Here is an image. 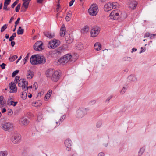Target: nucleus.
Wrapping results in <instances>:
<instances>
[{
    "mask_svg": "<svg viewBox=\"0 0 156 156\" xmlns=\"http://www.w3.org/2000/svg\"><path fill=\"white\" fill-rule=\"evenodd\" d=\"M19 72V70H17L14 71L12 73V76L13 77H14Z\"/></svg>",
    "mask_w": 156,
    "mask_h": 156,
    "instance_id": "44",
    "label": "nucleus"
},
{
    "mask_svg": "<svg viewBox=\"0 0 156 156\" xmlns=\"http://www.w3.org/2000/svg\"><path fill=\"white\" fill-rule=\"evenodd\" d=\"M59 1H60V0H58V4H57V5L56 9L58 11L59 8L60 7V4H59Z\"/></svg>",
    "mask_w": 156,
    "mask_h": 156,
    "instance_id": "58",
    "label": "nucleus"
},
{
    "mask_svg": "<svg viewBox=\"0 0 156 156\" xmlns=\"http://www.w3.org/2000/svg\"><path fill=\"white\" fill-rule=\"evenodd\" d=\"M26 75L27 79H31L34 76V73L32 70L29 69L27 71Z\"/></svg>",
    "mask_w": 156,
    "mask_h": 156,
    "instance_id": "18",
    "label": "nucleus"
},
{
    "mask_svg": "<svg viewBox=\"0 0 156 156\" xmlns=\"http://www.w3.org/2000/svg\"><path fill=\"white\" fill-rule=\"evenodd\" d=\"M65 144L66 147L68 148V150L71 149L72 146V141L69 139H67L64 142Z\"/></svg>",
    "mask_w": 156,
    "mask_h": 156,
    "instance_id": "19",
    "label": "nucleus"
},
{
    "mask_svg": "<svg viewBox=\"0 0 156 156\" xmlns=\"http://www.w3.org/2000/svg\"><path fill=\"white\" fill-rule=\"evenodd\" d=\"M21 6V4H19L15 8L16 11L17 12H19Z\"/></svg>",
    "mask_w": 156,
    "mask_h": 156,
    "instance_id": "42",
    "label": "nucleus"
},
{
    "mask_svg": "<svg viewBox=\"0 0 156 156\" xmlns=\"http://www.w3.org/2000/svg\"><path fill=\"white\" fill-rule=\"evenodd\" d=\"M20 20V18H19V17L18 18L17 20L15 22V27H16L17 25L19 23Z\"/></svg>",
    "mask_w": 156,
    "mask_h": 156,
    "instance_id": "46",
    "label": "nucleus"
},
{
    "mask_svg": "<svg viewBox=\"0 0 156 156\" xmlns=\"http://www.w3.org/2000/svg\"><path fill=\"white\" fill-rule=\"evenodd\" d=\"M52 93V90H50L48 91L47 94H49V95H50V96L51 95Z\"/></svg>",
    "mask_w": 156,
    "mask_h": 156,
    "instance_id": "60",
    "label": "nucleus"
},
{
    "mask_svg": "<svg viewBox=\"0 0 156 156\" xmlns=\"http://www.w3.org/2000/svg\"><path fill=\"white\" fill-rule=\"evenodd\" d=\"M24 31L23 29H22L21 27H19L17 31V33L18 35H22L23 34Z\"/></svg>",
    "mask_w": 156,
    "mask_h": 156,
    "instance_id": "29",
    "label": "nucleus"
},
{
    "mask_svg": "<svg viewBox=\"0 0 156 156\" xmlns=\"http://www.w3.org/2000/svg\"><path fill=\"white\" fill-rule=\"evenodd\" d=\"M98 156H104V154L103 152H100L98 154Z\"/></svg>",
    "mask_w": 156,
    "mask_h": 156,
    "instance_id": "62",
    "label": "nucleus"
},
{
    "mask_svg": "<svg viewBox=\"0 0 156 156\" xmlns=\"http://www.w3.org/2000/svg\"><path fill=\"white\" fill-rule=\"evenodd\" d=\"M8 5L5 4L4 3V7L3 8V9L4 10H8L9 9L7 8V7Z\"/></svg>",
    "mask_w": 156,
    "mask_h": 156,
    "instance_id": "47",
    "label": "nucleus"
},
{
    "mask_svg": "<svg viewBox=\"0 0 156 156\" xmlns=\"http://www.w3.org/2000/svg\"><path fill=\"white\" fill-rule=\"evenodd\" d=\"M94 49L97 51H99L101 48V46L100 43L99 42H96L94 44Z\"/></svg>",
    "mask_w": 156,
    "mask_h": 156,
    "instance_id": "22",
    "label": "nucleus"
},
{
    "mask_svg": "<svg viewBox=\"0 0 156 156\" xmlns=\"http://www.w3.org/2000/svg\"><path fill=\"white\" fill-rule=\"evenodd\" d=\"M7 113L8 115L11 116L13 114V111L12 109H9L7 110Z\"/></svg>",
    "mask_w": 156,
    "mask_h": 156,
    "instance_id": "45",
    "label": "nucleus"
},
{
    "mask_svg": "<svg viewBox=\"0 0 156 156\" xmlns=\"http://www.w3.org/2000/svg\"><path fill=\"white\" fill-rule=\"evenodd\" d=\"M73 39L72 34H66L65 40L67 43L68 44L71 43L73 42Z\"/></svg>",
    "mask_w": 156,
    "mask_h": 156,
    "instance_id": "13",
    "label": "nucleus"
},
{
    "mask_svg": "<svg viewBox=\"0 0 156 156\" xmlns=\"http://www.w3.org/2000/svg\"><path fill=\"white\" fill-rule=\"evenodd\" d=\"M28 82L25 80L24 79H20L18 83V86L22 87V90L24 91H27V93L30 94L31 89L32 88V86H27Z\"/></svg>",
    "mask_w": 156,
    "mask_h": 156,
    "instance_id": "1",
    "label": "nucleus"
},
{
    "mask_svg": "<svg viewBox=\"0 0 156 156\" xmlns=\"http://www.w3.org/2000/svg\"><path fill=\"white\" fill-rule=\"evenodd\" d=\"M4 97L2 96H0V104H2L3 99Z\"/></svg>",
    "mask_w": 156,
    "mask_h": 156,
    "instance_id": "54",
    "label": "nucleus"
},
{
    "mask_svg": "<svg viewBox=\"0 0 156 156\" xmlns=\"http://www.w3.org/2000/svg\"><path fill=\"white\" fill-rule=\"evenodd\" d=\"M29 54L28 53L26 56V57L24 58V60L23 61V64H25L27 60L28 59L29 56Z\"/></svg>",
    "mask_w": 156,
    "mask_h": 156,
    "instance_id": "38",
    "label": "nucleus"
},
{
    "mask_svg": "<svg viewBox=\"0 0 156 156\" xmlns=\"http://www.w3.org/2000/svg\"><path fill=\"white\" fill-rule=\"evenodd\" d=\"M37 55H34L32 56L30 59V61L32 65H37Z\"/></svg>",
    "mask_w": 156,
    "mask_h": 156,
    "instance_id": "14",
    "label": "nucleus"
},
{
    "mask_svg": "<svg viewBox=\"0 0 156 156\" xmlns=\"http://www.w3.org/2000/svg\"><path fill=\"white\" fill-rule=\"evenodd\" d=\"M144 147H142L141 148L139 151L138 152V155L140 156H141L143 153L144 152Z\"/></svg>",
    "mask_w": 156,
    "mask_h": 156,
    "instance_id": "34",
    "label": "nucleus"
},
{
    "mask_svg": "<svg viewBox=\"0 0 156 156\" xmlns=\"http://www.w3.org/2000/svg\"><path fill=\"white\" fill-rule=\"evenodd\" d=\"M137 2L136 1L131 2L129 4V8L131 9H134L136 6Z\"/></svg>",
    "mask_w": 156,
    "mask_h": 156,
    "instance_id": "21",
    "label": "nucleus"
},
{
    "mask_svg": "<svg viewBox=\"0 0 156 156\" xmlns=\"http://www.w3.org/2000/svg\"><path fill=\"white\" fill-rule=\"evenodd\" d=\"M15 44V42L12 41H11V45L12 47H13L14 46Z\"/></svg>",
    "mask_w": 156,
    "mask_h": 156,
    "instance_id": "63",
    "label": "nucleus"
},
{
    "mask_svg": "<svg viewBox=\"0 0 156 156\" xmlns=\"http://www.w3.org/2000/svg\"><path fill=\"white\" fill-rule=\"evenodd\" d=\"M44 34L45 36L50 39L54 37V34H52L48 32H44Z\"/></svg>",
    "mask_w": 156,
    "mask_h": 156,
    "instance_id": "24",
    "label": "nucleus"
},
{
    "mask_svg": "<svg viewBox=\"0 0 156 156\" xmlns=\"http://www.w3.org/2000/svg\"><path fill=\"white\" fill-rule=\"evenodd\" d=\"M19 0H16L11 5V7L12 8H14L15 6L17 4V3L19 2Z\"/></svg>",
    "mask_w": 156,
    "mask_h": 156,
    "instance_id": "43",
    "label": "nucleus"
},
{
    "mask_svg": "<svg viewBox=\"0 0 156 156\" xmlns=\"http://www.w3.org/2000/svg\"><path fill=\"white\" fill-rule=\"evenodd\" d=\"M66 32V29L64 24L62 25L60 29V35L62 37L64 36Z\"/></svg>",
    "mask_w": 156,
    "mask_h": 156,
    "instance_id": "20",
    "label": "nucleus"
},
{
    "mask_svg": "<svg viewBox=\"0 0 156 156\" xmlns=\"http://www.w3.org/2000/svg\"><path fill=\"white\" fill-rule=\"evenodd\" d=\"M11 1V0H5L4 4L9 5Z\"/></svg>",
    "mask_w": 156,
    "mask_h": 156,
    "instance_id": "49",
    "label": "nucleus"
},
{
    "mask_svg": "<svg viewBox=\"0 0 156 156\" xmlns=\"http://www.w3.org/2000/svg\"><path fill=\"white\" fill-rule=\"evenodd\" d=\"M0 66L2 69H4L5 68L6 64L5 63H3L2 64L0 65Z\"/></svg>",
    "mask_w": 156,
    "mask_h": 156,
    "instance_id": "50",
    "label": "nucleus"
},
{
    "mask_svg": "<svg viewBox=\"0 0 156 156\" xmlns=\"http://www.w3.org/2000/svg\"><path fill=\"white\" fill-rule=\"evenodd\" d=\"M18 57L17 55H14L12 56L11 58H9V59L11 61H13L15 60Z\"/></svg>",
    "mask_w": 156,
    "mask_h": 156,
    "instance_id": "39",
    "label": "nucleus"
},
{
    "mask_svg": "<svg viewBox=\"0 0 156 156\" xmlns=\"http://www.w3.org/2000/svg\"><path fill=\"white\" fill-rule=\"evenodd\" d=\"M128 78L131 81H135L136 80V77L132 75H130L129 76Z\"/></svg>",
    "mask_w": 156,
    "mask_h": 156,
    "instance_id": "33",
    "label": "nucleus"
},
{
    "mask_svg": "<svg viewBox=\"0 0 156 156\" xmlns=\"http://www.w3.org/2000/svg\"><path fill=\"white\" fill-rule=\"evenodd\" d=\"M14 37L13 36H11L9 38V40L10 41H12L14 39Z\"/></svg>",
    "mask_w": 156,
    "mask_h": 156,
    "instance_id": "59",
    "label": "nucleus"
},
{
    "mask_svg": "<svg viewBox=\"0 0 156 156\" xmlns=\"http://www.w3.org/2000/svg\"><path fill=\"white\" fill-rule=\"evenodd\" d=\"M50 95L49 94H47L44 97V99L45 101L48 100L50 97Z\"/></svg>",
    "mask_w": 156,
    "mask_h": 156,
    "instance_id": "48",
    "label": "nucleus"
},
{
    "mask_svg": "<svg viewBox=\"0 0 156 156\" xmlns=\"http://www.w3.org/2000/svg\"><path fill=\"white\" fill-rule=\"evenodd\" d=\"M44 0H37V3L41 4L42 2Z\"/></svg>",
    "mask_w": 156,
    "mask_h": 156,
    "instance_id": "64",
    "label": "nucleus"
},
{
    "mask_svg": "<svg viewBox=\"0 0 156 156\" xmlns=\"http://www.w3.org/2000/svg\"><path fill=\"white\" fill-rule=\"evenodd\" d=\"M120 13H121V11L117 10H114L110 13V16L113 17L114 20H117L119 18Z\"/></svg>",
    "mask_w": 156,
    "mask_h": 156,
    "instance_id": "9",
    "label": "nucleus"
},
{
    "mask_svg": "<svg viewBox=\"0 0 156 156\" xmlns=\"http://www.w3.org/2000/svg\"><path fill=\"white\" fill-rule=\"evenodd\" d=\"M1 128L5 131H9L13 128V125L10 122H5L1 125Z\"/></svg>",
    "mask_w": 156,
    "mask_h": 156,
    "instance_id": "7",
    "label": "nucleus"
},
{
    "mask_svg": "<svg viewBox=\"0 0 156 156\" xmlns=\"http://www.w3.org/2000/svg\"><path fill=\"white\" fill-rule=\"evenodd\" d=\"M87 113L85 108H80L77 110L76 114V117L78 118H81L83 117Z\"/></svg>",
    "mask_w": 156,
    "mask_h": 156,
    "instance_id": "6",
    "label": "nucleus"
},
{
    "mask_svg": "<svg viewBox=\"0 0 156 156\" xmlns=\"http://www.w3.org/2000/svg\"><path fill=\"white\" fill-rule=\"evenodd\" d=\"M71 17V16H66L65 17L66 20L67 21H68V22L70 20V18Z\"/></svg>",
    "mask_w": 156,
    "mask_h": 156,
    "instance_id": "51",
    "label": "nucleus"
},
{
    "mask_svg": "<svg viewBox=\"0 0 156 156\" xmlns=\"http://www.w3.org/2000/svg\"><path fill=\"white\" fill-rule=\"evenodd\" d=\"M154 37H156V34H152L150 35V39H152L154 38Z\"/></svg>",
    "mask_w": 156,
    "mask_h": 156,
    "instance_id": "53",
    "label": "nucleus"
},
{
    "mask_svg": "<svg viewBox=\"0 0 156 156\" xmlns=\"http://www.w3.org/2000/svg\"><path fill=\"white\" fill-rule=\"evenodd\" d=\"M8 153L7 151H0V156H7Z\"/></svg>",
    "mask_w": 156,
    "mask_h": 156,
    "instance_id": "28",
    "label": "nucleus"
},
{
    "mask_svg": "<svg viewBox=\"0 0 156 156\" xmlns=\"http://www.w3.org/2000/svg\"><path fill=\"white\" fill-rule=\"evenodd\" d=\"M21 136L19 133H15L12 136L11 138L12 141L14 144H17L20 140Z\"/></svg>",
    "mask_w": 156,
    "mask_h": 156,
    "instance_id": "8",
    "label": "nucleus"
},
{
    "mask_svg": "<svg viewBox=\"0 0 156 156\" xmlns=\"http://www.w3.org/2000/svg\"><path fill=\"white\" fill-rule=\"evenodd\" d=\"M63 50V48L62 46L56 49V51L58 53H61Z\"/></svg>",
    "mask_w": 156,
    "mask_h": 156,
    "instance_id": "32",
    "label": "nucleus"
},
{
    "mask_svg": "<svg viewBox=\"0 0 156 156\" xmlns=\"http://www.w3.org/2000/svg\"><path fill=\"white\" fill-rule=\"evenodd\" d=\"M43 43L41 41H38L34 44V48L36 51H40L43 49L42 46Z\"/></svg>",
    "mask_w": 156,
    "mask_h": 156,
    "instance_id": "10",
    "label": "nucleus"
},
{
    "mask_svg": "<svg viewBox=\"0 0 156 156\" xmlns=\"http://www.w3.org/2000/svg\"><path fill=\"white\" fill-rule=\"evenodd\" d=\"M150 34L149 32H147L144 35V37H150Z\"/></svg>",
    "mask_w": 156,
    "mask_h": 156,
    "instance_id": "52",
    "label": "nucleus"
},
{
    "mask_svg": "<svg viewBox=\"0 0 156 156\" xmlns=\"http://www.w3.org/2000/svg\"><path fill=\"white\" fill-rule=\"evenodd\" d=\"M9 88L10 89V92L12 93H15L17 91V88L15 84L13 82H11L9 84Z\"/></svg>",
    "mask_w": 156,
    "mask_h": 156,
    "instance_id": "16",
    "label": "nucleus"
},
{
    "mask_svg": "<svg viewBox=\"0 0 156 156\" xmlns=\"http://www.w3.org/2000/svg\"><path fill=\"white\" fill-rule=\"evenodd\" d=\"M98 7L97 5H92L88 10L89 14L93 16H96L98 12Z\"/></svg>",
    "mask_w": 156,
    "mask_h": 156,
    "instance_id": "5",
    "label": "nucleus"
},
{
    "mask_svg": "<svg viewBox=\"0 0 156 156\" xmlns=\"http://www.w3.org/2000/svg\"><path fill=\"white\" fill-rule=\"evenodd\" d=\"M41 105V101H36L35 102L33 103L32 104V106L36 107H40Z\"/></svg>",
    "mask_w": 156,
    "mask_h": 156,
    "instance_id": "26",
    "label": "nucleus"
},
{
    "mask_svg": "<svg viewBox=\"0 0 156 156\" xmlns=\"http://www.w3.org/2000/svg\"><path fill=\"white\" fill-rule=\"evenodd\" d=\"M8 25L6 24L4 25L1 28V32H3L7 28Z\"/></svg>",
    "mask_w": 156,
    "mask_h": 156,
    "instance_id": "37",
    "label": "nucleus"
},
{
    "mask_svg": "<svg viewBox=\"0 0 156 156\" xmlns=\"http://www.w3.org/2000/svg\"><path fill=\"white\" fill-rule=\"evenodd\" d=\"M65 117L66 116L65 115H63L61 117L59 120V121L56 122V124H58V125H60V123L63 121L64 119L65 118Z\"/></svg>",
    "mask_w": 156,
    "mask_h": 156,
    "instance_id": "30",
    "label": "nucleus"
},
{
    "mask_svg": "<svg viewBox=\"0 0 156 156\" xmlns=\"http://www.w3.org/2000/svg\"><path fill=\"white\" fill-rule=\"evenodd\" d=\"M111 4L112 5V9L116 8L118 7V4L116 2H113L112 3H111Z\"/></svg>",
    "mask_w": 156,
    "mask_h": 156,
    "instance_id": "35",
    "label": "nucleus"
},
{
    "mask_svg": "<svg viewBox=\"0 0 156 156\" xmlns=\"http://www.w3.org/2000/svg\"><path fill=\"white\" fill-rule=\"evenodd\" d=\"M100 30L99 28H94L92 29L90 31L91 37H95L97 36Z\"/></svg>",
    "mask_w": 156,
    "mask_h": 156,
    "instance_id": "12",
    "label": "nucleus"
},
{
    "mask_svg": "<svg viewBox=\"0 0 156 156\" xmlns=\"http://www.w3.org/2000/svg\"><path fill=\"white\" fill-rule=\"evenodd\" d=\"M27 92L25 91H24L22 93L21 97L23 99H25L27 98Z\"/></svg>",
    "mask_w": 156,
    "mask_h": 156,
    "instance_id": "31",
    "label": "nucleus"
},
{
    "mask_svg": "<svg viewBox=\"0 0 156 156\" xmlns=\"http://www.w3.org/2000/svg\"><path fill=\"white\" fill-rule=\"evenodd\" d=\"M53 70L51 69H49L47 71V76L50 77L52 74L51 79L54 82L57 81L59 79V72L58 71H55L53 73Z\"/></svg>",
    "mask_w": 156,
    "mask_h": 156,
    "instance_id": "2",
    "label": "nucleus"
},
{
    "mask_svg": "<svg viewBox=\"0 0 156 156\" xmlns=\"http://www.w3.org/2000/svg\"><path fill=\"white\" fill-rule=\"evenodd\" d=\"M82 30L84 31L85 32H87L89 30V27L88 26H85L82 29Z\"/></svg>",
    "mask_w": 156,
    "mask_h": 156,
    "instance_id": "41",
    "label": "nucleus"
},
{
    "mask_svg": "<svg viewBox=\"0 0 156 156\" xmlns=\"http://www.w3.org/2000/svg\"><path fill=\"white\" fill-rule=\"evenodd\" d=\"M119 17L122 19H125L127 17V15L126 13H122L121 11V13H120L119 16Z\"/></svg>",
    "mask_w": 156,
    "mask_h": 156,
    "instance_id": "27",
    "label": "nucleus"
},
{
    "mask_svg": "<svg viewBox=\"0 0 156 156\" xmlns=\"http://www.w3.org/2000/svg\"><path fill=\"white\" fill-rule=\"evenodd\" d=\"M101 122H98L97 123V126L98 127H100V126H101Z\"/></svg>",
    "mask_w": 156,
    "mask_h": 156,
    "instance_id": "61",
    "label": "nucleus"
},
{
    "mask_svg": "<svg viewBox=\"0 0 156 156\" xmlns=\"http://www.w3.org/2000/svg\"><path fill=\"white\" fill-rule=\"evenodd\" d=\"M126 90V88L125 87H123V88L122 89V90L121 91V92L122 94H123L125 92Z\"/></svg>",
    "mask_w": 156,
    "mask_h": 156,
    "instance_id": "56",
    "label": "nucleus"
},
{
    "mask_svg": "<svg viewBox=\"0 0 156 156\" xmlns=\"http://www.w3.org/2000/svg\"><path fill=\"white\" fill-rule=\"evenodd\" d=\"M60 44V42L59 41L54 39L49 41L48 44V47L49 48L54 49L58 46Z\"/></svg>",
    "mask_w": 156,
    "mask_h": 156,
    "instance_id": "4",
    "label": "nucleus"
},
{
    "mask_svg": "<svg viewBox=\"0 0 156 156\" xmlns=\"http://www.w3.org/2000/svg\"><path fill=\"white\" fill-rule=\"evenodd\" d=\"M76 48L78 50H82L83 49L84 47L81 43H78L76 45Z\"/></svg>",
    "mask_w": 156,
    "mask_h": 156,
    "instance_id": "25",
    "label": "nucleus"
},
{
    "mask_svg": "<svg viewBox=\"0 0 156 156\" xmlns=\"http://www.w3.org/2000/svg\"><path fill=\"white\" fill-rule=\"evenodd\" d=\"M38 64H44L46 62V58L45 57L40 55H37Z\"/></svg>",
    "mask_w": 156,
    "mask_h": 156,
    "instance_id": "11",
    "label": "nucleus"
},
{
    "mask_svg": "<svg viewBox=\"0 0 156 156\" xmlns=\"http://www.w3.org/2000/svg\"><path fill=\"white\" fill-rule=\"evenodd\" d=\"M74 1L75 0H72L71 1H70L69 4V5L70 6H71L73 5Z\"/></svg>",
    "mask_w": 156,
    "mask_h": 156,
    "instance_id": "55",
    "label": "nucleus"
},
{
    "mask_svg": "<svg viewBox=\"0 0 156 156\" xmlns=\"http://www.w3.org/2000/svg\"><path fill=\"white\" fill-rule=\"evenodd\" d=\"M12 98H9L8 100V105H12L13 106H15L17 104V102H14L12 101Z\"/></svg>",
    "mask_w": 156,
    "mask_h": 156,
    "instance_id": "23",
    "label": "nucleus"
},
{
    "mask_svg": "<svg viewBox=\"0 0 156 156\" xmlns=\"http://www.w3.org/2000/svg\"><path fill=\"white\" fill-rule=\"evenodd\" d=\"M112 5L110 2L107 3L105 4L104 7V11L105 12H108L111 10L112 9Z\"/></svg>",
    "mask_w": 156,
    "mask_h": 156,
    "instance_id": "15",
    "label": "nucleus"
},
{
    "mask_svg": "<svg viewBox=\"0 0 156 156\" xmlns=\"http://www.w3.org/2000/svg\"><path fill=\"white\" fill-rule=\"evenodd\" d=\"M24 2L22 5V6H23L26 9L28 8L29 5V2L27 3V1H23Z\"/></svg>",
    "mask_w": 156,
    "mask_h": 156,
    "instance_id": "36",
    "label": "nucleus"
},
{
    "mask_svg": "<svg viewBox=\"0 0 156 156\" xmlns=\"http://www.w3.org/2000/svg\"><path fill=\"white\" fill-rule=\"evenodd\" d=\"M29 122L28 120L26 118L23 117L20 119V123L21 125L26 126L28 124Z\"/></svg>",
    "mask_w": 156,
    "mask_h": 156,
    "instance_id": "17",
    "label": "nucleus"
},
{
    "mask_svg": "<svg viewBox=\"0 0 156 156\" xmlns=\"http://www.w3.org/2000/svg\"><path fill=\"white\" fill-rule=\"evenodd\" d=\"M72 57L70 54H68L65 55L63 57L61 58L58 60L59 63L62 64L67 63Z\"/></svg>",
    "mask_w": 156,
    "mask_h": 156,
    "instance_id": "3",
    "label": "nucleus"
},
{
    "mask_svg": "<svg viewBox=\"0 0 156 156\" xmlns=\"http://www.w3.org/2000/svg\"><path fill=\"white\" fill-rule=\"evenodd\" d=\"M20 76H16L15 78V80H14L15 83H18V81L19 82V81L20 80Z\"/></svg>",
    "mask_w": 156,
    "mask_h": 156,
    "instance_id": "40",
    "label": "nucleus"
},
{
    "mask_svg": "<svg viewBox=\"0 0 156 156\" xmlns=\"http://www.w3.org/2000/svg\"><path fill=\"white\" fill-rule=\"evenodd\" d=\"M141 50L140 51V53H141L142 52H144L145 51V49H144V48L143 49V47H141Z\"/></svg>",
    "mask_w": 156,
    "mask_h": 156,
    "instance_id": "57",
    "label": "nucleus"
}]
</instances>
